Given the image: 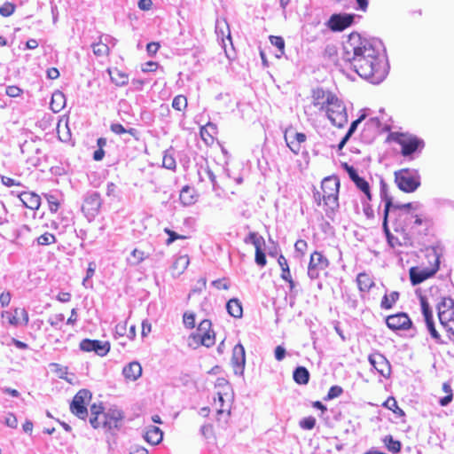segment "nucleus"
<instances>
[{
  "mask_svg": "<svg viewBox=\"0 0 454 454\" xmlns=\"http://www.w3.org/2000/svg\"><path fill=\"white\" fill-rule=\"evenodd\" d=\"M343 61L362 78L372 83L381 82L388 74L389 66L382 42L377 38H363L352 33L343 44Z\"/></svg>",
  "mask_w": 454,
  "mask_h": 454,
  "instance_id": "f257e3e1",
  "label": "nucleus"
},
{
  "mask_svg": "<svg viewBox=\"0 0 454 454\" xmlns=\"http://www.w3.org/2000/svg\"><path fill=\"white\" fill-rule=\"evenodd\" d=\"M340 180L337 176H332L323 179L321 189L323 192V201L325 206V214L332 218L339 207V190Z\"/></svg>",
  "mask_w": 454,
  "mask_h": 454,
  "instance_id": "f03ea898",
  "label": "nucleus"
},
{
  "mask_svg": "<svg viewBox=\"0 0 454 454\" xmlns=\"http://www.w3.org/2000/svg\"><path fill=\"white\" fill-rule=\"evenodd\" d=\"M395 182L404 192H413L420 186V175L414 168H402L395 172Z\"/></svg>",
  "mask_w": 454,
  "mask_h": 454,
  "instance_id": "7ed1b4c3",
  "label": "nucleus"
},
{
  "mask_svg": "<svg viewBox=\"0 0 454 454\" xmlns=\"http://www.w3.org/2000/svg\"><path fill=\"white\" fill-rule=\"evenodd\" d=\"M333 125L343 128L348 122V113L344 102L335 94L329 106L323 110Z\"/></svg>",
  "mask_w": 454,
  "mask_h": 454,
  "instance_id": "20e7f679",
  "label": "nucleus"
},
{
  "mask_svg": "<svg viewBox=\"0 0 454 454\" xmlns=\"http://www.w3.org/2000/svg\"><path fill=\"white\" fill-rule=\"evenodd\" d=\"M91 399V393L85 388L80 389L74 396L70 403V411L73 414L81 419H85L88 416L86 403Z\"/></svg>",
  "mask_w": 454,
  "mask_h": 454,
  "instance_id": "39448f33",
  "label": "nucleus"
},
{
  "mask_svg": "<svg viewBox=\"0 0 454 454\" xmlns=\"http://www.w3.org/2000/svg\"><path fill=\"white\" fill-rule=\"evenodd\" d=\"M396 142L401 145V153L404 157H411L416 153H420L425 146L422 139L409 136L406 137L403 134L396 139Z\"/></svg>",
  "mask_w": 454,
  "mask_h": 454,
  "instance_id": "423d86ee",
  "label": "nucleus"
},
{
  "mask_svg": "<svg viewBox=\"0 0 454 454\" xmlns=\"http://www.w3.org/2000/svg\"><path fill=\"white\" fill-rule=\"evenodd\" d=\"M434 265L431 269L419 270L412 267L410 269V279L412 286H417L434 276L439 270L440 259L434 251Z\"/></svg>",
  "mask_w": 454,
  "mask_h": 454,
  "instance_id": "0eeeda50",
  "label": "nucleus"
},
{
  "mask_svg": "<svg viewBox=\"0 0 454 454\" xmlns=\"http://www.w3.org/2000/svg\"><path fill=\"white\" fill-rule=\"evenodd\" d=\"M284 139L288 148L298 155L302 148V145L306 142L307 137L304 133L294 131L293 127L285 129Z\"/></svg>",
  "mask_w": 454,
  "mask_h": 454,
  "instance_id": "6e6552de",
  "label": "nucleus"
},
{
  "mask_svg": "<svg viewBox=\"0 0 454 454\" xmlns=\"http://www.w3.org/2000/svg\"><path fill=\"white\" fill-rule=\"evenodd\" d=\"M80 349L84 352H95L99 356H105L110 350V343L98 340L84 339L80 342Z\"/></svg>",
  "mask_w": 454,
  "mask_h": 454,
  "instance_id": "1a4fd4ad",
  "label": "nucleus"
},
{
  "mask_svg": "<svg viewBox=\"0 0 454 454\" xmlns=\"http://www.w3.org/2000/svg\"><path fill=\"white\" fill-rule=\"evenodd\" d=\"M335 94L329 90L317 87L312 90V104L317 107L320 111H323L329 106L331 100H333Z\"/></svg>",
  "mask_w": 454,
  "mask_h": 454,
  "instance_id": "9d476101",
  "label": "nucleus"
},
{
  "mask_svg": "<svg viewBox=\"0 0 454 454\" xmlns=\"http://www.w3.org/2000/svg\"><path fill=\"white\" fill-rule=\"evenodd\" d=\"M354 19V14H333L328 20V27L333 31H343L344 29L352 25Z\"/></svg>",
  "mask_w": 454,
  "mask_h": 454,
  "instance_id": "9b49d317",
  "label": "nucleus"
},
{
  "mask_svg": "<svg viewBox=\"0 0 454 454\" xmlns=\"http://www.w3.org/2000/svg\"><path fill=\"white\" fill-rule=\"evenodd\" d=\"M231 364L236 375H243L246 364V352L241 343L235 345L232 349Z\"/></svg>",
  "mask_w": 454,
  "mask_h": 454,
  "instance_id": "f8f14e48",
  "label": "nucleus"
},
{
  "mask_svg": "<svg viewBox=\"0 0 454 454\" xmlns=\"http://www.w3.org/2000/svg\"><path fill=\"white\" fill-rule=\"evenodd\" d=\"M103 427L108 429H119L124 418L123 412L119 409H109L103 414Z\"/></svg>",
  "mask_w": 454,
  "mask_h": 454,
  "instance_id": "ddd939ff",
  "label": "nucleus"
},
{
  "mask_svg": "<svg viewBox=\"0 0 454 454\" xmlns=\"http://www.w3.org/2000/svg\"><path fill=\"white\" fill-rule=\"evenodd\" d=\"M386 324L391 330H406L411 327V320L406 313H398L388 316L386 318Z\"/></svg>",
  "mask_w": 454,
  "mask_h": 454,
  "instance_id": "4468645a",
  "label": "nucleus"
},
{
  "mask_svg": "<svg viewBox=\"0 0 454 454\" xmlns=\"http://www.w3.org/2000/svg\"><path fill=\"white\" fill-rule=\"evenodd\" d=\"M395 215V222L394 223V230L395 232H400L403 235V239H406L408 235L406 230L412 226V220L414 215L410 212H398Z\"/></svg>",
  "mask_w": 454,
  "mask_h": 454,
  "instance_id": "2eb2a0df",
  "label": "nucleus"
},
{
  "mask_svg": "<svg viewBox=\"0 0 454 454\" xmlns=\"http://www.w3.org/2000/svg\"><path fill=\"white\" fill-rule=\"evenodd\" d=\"M369 362L380 375L387 377L390 374V364L382 354L370 355Z\"/></svg>",
  "mask_w": 454,
  "mask_h": 454,
  "instance_id": "dca6fc26",
  "label": "nucleus"
},
{
  "mask_svg": "<svg viewBox=\"0 0 454 454\" xmlns=\"http://www.w3.org/2000/svg\"><path fill=\"white\" fill-rule=\"evenodd\" d=\"M101 204L102 202L99 193L92 192L86 196L82 210L88 211L91 215H95L99 211Z\"/></svg>",
  "mask_w": 454,
  "mask_h": 454,
  "instance_id": "f3484780",
  "label": "nucleus"
},
{
  "mask_svg": "<svg viewBox=\"0 0 454 454\" xmlns=\"http://www.w3.org/2000/svg\"><path fill=\"white\" fill-rule=\"evenodd\" d=\"M18 197L23 205L32 210H37L41 205V198L38 194L33 192H22Z\"/></svg>",
  "mask_w": 454,
  "mask_h": 454,
  "instance_id": "a211bd4d",
  "label": "nucleus"
},
{
  "mask_svg": "<svg viewBox=\"0 0 454 454\" xmlns=\"http://www.w3.org/2000/svg\"><path fill=\"white\" fill-rule=\"evenodd\" d=\"M214 403L218 415L225 411L230 414L231 399L227 392H217L216 397L214 398Z\"/></svg>",
  "mask_w": 454,
  "mask_h": 454,
  "instance_id": "6ab92c4d",
  "label": "nucleus"
},
{
  "mask_svg": "<svg viewBox=\"0 0 454 454\" xmlns=\"http://www.w3.org/2000/svg\"><path fill=\"white\" fill-rule=\"evenodd\" d=\"M144 438L148 443L157 445L160 443L163 439V432L156 426H149L146 427Z\"/></svg>",
  "mask_w": 454,
  "mask_h": 454,
  "instance_id": "aec40b11",
  "label": "nucleus"
},
{
  "mask_svg": "<svg viewBox=\"0 0 454 454\" xmlns=\"http://www.w3.org/2000/svg\"><path fill=\"white\" fill-rule=\"evenodd\" d=\"M190 340H192L196 346L203 345L209 348L215 344V333L211 330V332L203 333V335L191 334Z\"/></svg>",
  "mask_w": 454,
  "mask_h": 454,
  "instance_id": "412c9836",
  "label": "nucleus"
},
{
  "mask_svg": "<svg viewBox=\"0 0 454 454\" xmlns=\"http://www.w3.org/2000/svg\"><path fill=\"white\" fill-rule=\"evenodd\" d=\"M122 374L127 380L134 381L141 376L142 367L138 362H131L124 366Z\"/></svg>",
  "mask_w": 454,
  "mask_h": 454,
  "instance_id": "4be33fe9",
  "label": "nucleus"
},
{
  "mask_svg": "<svg viewBox=\"0 0 454 454\" xmlns=\"http://www.w3.org/2000/svg\"><path fill=\"white\" fill-rule=\"evenodd\" d=\"M380 196L382 201L385 202L384 206V212L383 215L387 212V216L390 214L391 208L393 207V200L392 197L388 195V188L386 182L381 178L380 179Z\"/></svg>",
  "mask_w": 454,
  "mask_h": 454,
  "instance_id": "5701e85b",
  "label": "nucleus"
},
{
  "mask_svg": "<svg viewBox=\"0 0 454 454\" xmlns=\"http://www.w3.org/2000/svg\"><path fill=\"white\" fill-rule=\"evenodd\" d=\"M382 229L386 235L387 241L392 248L403 245L399 239L395 237L389 231L387 212L383 215Z\"/></svg>",
  "mask_w": 454,
  "mask_h": 454,
  "instance_id": "b1692460",
  "label": "nucleus"
},
{
  "mask_svg": "<svg viewBox=\"0 0 454 454\" xmlns=\"http://www.w3.org/2000/svg\"><path fill=\"white\" fill-rule=\"evenodd\" d=\"M66 105V97L63 92L57 90L51 96V109L54 113L60 112Z\"/></svg>",
  "mask_w": 454,
  "mask_h": 454,
  "instance_id": "393cba45",
  "label": "nucleus"
},
{
  "mask_svg": "<svg viewBox=\"0 0 454 454\" xmlns=\"http://www.w3.org/2000/svg\"><path fill=\"white\" fill-rule=\"evenodd\" d=\"M226 309L228 313L235 318H240L243 315L241 302L236 298H232L227 302Z\"/></svg>",
  "mask_w": 454,
  "mask_h": 454,
  "instance_id": "a878e982",
  "label": "nucleus"
},
{
  "mask_svg": "<svg viewBox=\"0 0 454 454\" xmlns=\"http://www.w3.org/2000/svg\"><path fill=\"white\" fill-rule=\"evenodd\" d=\"M294 380L299 385H306L309 380V372L304 366H298L293 372Z\"/></svg>",
  "mask_w": 454,
  "mask_h": 454,
  "instance_id": "bb28decb",
  "label": "nucleus"
},
{
  "mask_svg": "<svg viewBox=\"0 0 454 454\" xmlns=\"http://www.w3.org/2000/svg\"><path fill=\"white\" fill-rule=\"evenodd\" d=\"M309 265L312 266V267H317V268L321 269V270H325V269H326L328 267L329 261L321 253H319L317 251H315L310 255V260H309Z\"/></svg>",
  "mask_w": 454,
  "mask_h": 454,
  "instance_id": "cd10ccee",
  "label": "nucleus"
},
{
  "mask_svg": "<svg viewBox=\"0 0 454 454\" xmlns=\"http://www.w3.org/2000/svg\"><path fill=\"white\" fill-rule=\"evenodd\" d=\"M180 201L184 206L192 205L195 202L194 190L189 185H185L180 192Z\"/></svg>",
  "mask_w": 454,
  "mask_h": 454,
  "instance_id": "c85d7f7f",
  "label": "nucleus"
},
{
  "mask_svg": "<svg viewBox=\"0 0 454 454\" xmlns=\"http://www.w3.org/2000/svg\"><path fill=\"white\" fill-rule=\"evenodd\" d=\"M112 82L117 86H124L128 83V75L118 69L109 70Z\"/></svg>",
  "mask_w": 454,
  "mask_h": 454,
  "instance_id": "c756f323",
  "label": "nucleus"
},
{
  "mask_svg": "<svg viewBox=\"0 0 454 454\" xmlns=\"http://www.w3.org/2000/svg\"><path fill=\"white\" fill-rule=\"evenodd\" d=\"M356 282L362 292H368L373 286L372 280L366 273H359L356 278Z\"/></svg>",
  "mask_w": 454,
  "mask_h": 454,
  "instance_id": "7c9ffc66",
  "label": "nucleus"
},
{
  "mask_svg": "<svg viewBox=\"0 0 454 454\" xmlns=\"http://www.w3.org/2000/svg\"><path fill=\"white\" fill-rule=\"evenodd\" d=\"M190 262L189 257L187 255H181L176 259L173 263V270H176V274L181 275L188 267Z\"/></svg>",
  "mask_w": 454,
  "mask_h": 454,
  "instance_id": "2f4dec72",
  "label": "nucleus"
},
{
  "mask_svg": "<svg viewBox=\"0 0 454 454\" xmlns=\"http://www.w3.org/2000/svg\"><path fill=\"white\" fill-rule=\"evenodd\" d=\"M399 299V293L392 292L390 294H385L381 300L380 307L384 309H389Z\"/></svg>",
  "mask_w": 454,
  "mask_h": 454,
  "instance_id": "473e14b6",
  "label": "nucleus"
},
{
  "mask_svg": "<svg viewBox=\"0 0 454 454\" xmlns=\"http://www.w3.org/2000/svg\"><path fill=\"white\" fill-rule=\"evenodd\" d=\"M148 257L144 251L135 248L130 253V257L128 258V262L130 265L136 266L144 262Z\"/></svg>",
  "mask_w": 454,
  "mask_h": 454,
  "instance_id": "72a5a7b5",
  "label": "nucleus"
},
{
  "mask_svg": "<svg viewBox=\"0 0 454 454\" xmlns=\"http://www.w3.org/2000/svg\"><path fill=\"white\" fill-rule=\"evenodd\" d=\"M383 442L387 448V450L393 453H398L401 450V442L399 441L394 440L392 435H386L383 439Z\"/></svg>",
  "mask_w": 454,
  "mask_h": 454,
  "instance_id": "f704fd0d",
  "label": "nucleus"
},
{
  "mask_svg": "<svg viewBox=\"0 0 454 454\" xmlns=\"http://www.w3.org/2000/svg\"><path fill=\"white\" fill-rule=\"evenodd\" d=\"M354 184L361 192H363L364 193L365 199H367V200L371 201L372 200V193H371L369 183L363 177H360Z\"/></svg>",
  "mask_w": 454,
  "mask_h": 454,
  "instance_id": "c9c22d12",
  "label": "nucleus"
},
{
  "mask_svg": "<svg viewBox=\"0 0 454 454\" xmlns=\"http://www.w3.org/2000/svg\"><path fill=\"white\" fill-rule=\"evenodd\" d=\"M93 53L98 57H104L109 53V47L106 43L98 42L91 45Z\"/></svg>",
  "mask_w": 454,
  "mask_h": 454,
  "instance_id": "e433bc0d",
  "label": "nucleus"
},
{
  "mask_svg": "<svg viewBox=\"0 0 454 454\" xmlns=\"http://www.w3.org/2000/svg\"><path fill=\"white\" fill-rule=\"evenodd\" d=\"M383 406L392 411L398 416H404L403 411L398 407L397 403L394 397H388L383 403Z\"/></svg>",
  "mask_w": 454,
  "mask_h": 454,
  "instance_id": "4c0bfd02",
  "label": "nucleus"
},
{
  "mask_svg": "<svg viewBox=\"0 0 454 454\" xmlns=\"http://www.w3.org/2000/svg\"><path fill=\"white\" fill-rule=\"evenodd\" d=\"M422 314L424 316L425 322L433 319V313L431 308L427 302V300L424 296L419 298Z\"/></svg>",
  "mask_w": 454,
  "mask_h": 454,
  "instance_id": "58836bf2",
  "label": "nucleus"
},
{
  "mask_svg": "<svg viewBox=\"0 0 454 454\" xmlns=\"http://www.w3.org/2000/svg\"><path fill=\"white\" fill-rule=\"evenodd\" d=\"M411 209H416V207L413 203H405V204H400V203H394L393 207L391 208L390 213L393 215H397L398 212H410Z\"/></svg>",
  "mask_w": 454,
  "mask_h": 454,
  "instance_id": "ea45409f",
  "label": "nucleus"
},
{
  "mask_svg": "<svg viewBox=\"0 0 454 454\" xmlns=\"http://www.w3.org/2000/svg\"><path fill=\"white\" fill-rule=\"evenodd\" d=\"M96 270V263L94 262H90L88 265V269L86 271V277L82 280V286L86 288L92 287L91 282L90 279L93 277Z\"/></svg>",
  "mask_w": 454,
  "mask_h": 454,
  "instance_id": "a19ab883",
  "label": "nucleus"
},
{
  "mask_svg": "<svg viewBox=\"0 0 454 454\" xmlns=\"http://www.w3.org/2000/svg\"><path fill=\"white\" fill-rule=\"evenodd\" d=\"M187 106V98L184 95H177L172 101V107L177 111H183Z\"/></svg>",
  "mask_w": 454,
  "mask_h": 454,
  "instance_id": "79ce46f5",
  "label": "nucleus"
},
{
  "mask_svg": "<svg viewBox=\"0 0 454 454\" xmlns=\"http://www.w3.org/2000/svg\"><path fill=\"white\" fill-rule=\"evenodd\" d=\"M438 317L441 325L447 323H454V310H441L438 313Z\"/></svg>",
  "mask_w": 454,
  "mask_h": 454,
  "instance_id": "37998d69",
  "label": "nucleus"
},
{
  "mask_svg": "<svg viewBox=\"0 0 454 454\" xmlns=\"http://www.w3.org/2000/svg\"><path fill=\"white\" fill-rule=\"evenodd\" d=\"M278 262L282 270L281 278L283 279H289L291 277V273L289 266L287 264V261L285 258V256L281 254L278 259Z\"/></svg>",
  "mask_w": 454,
  "mask_h": 454,
  "instance_id": "c03bdc74",
  "label": "nucleus"
},
{
  "mask_svg": "<svg viewBox=\"0 0 454 454\" xmlns=\"http://www.w3.org/2000/svg\"><path fill=\"white\" fill-rule=\"evenodd\" d=\"M36 241L37 244L40 246H48L51 244H54L57 240L53 234L50 232H45L44 234L39 236Z\"/></svg>",
  "mask_w": 454,
  "mask_h": 454,
  "instance_id": "a18cd8bd",
  "label": "nucleus"
},
{
  "mask_svg": "<svg viewBox=\"0 0 454 454\" xmlns=\"http://www.w3.org/2000/svg\"><path fill=\"white\" fill-rule=\"evenodd\" d=\"M162 166L163 168L169 170H175L176 167L175 158L171 154H168L167 152L164 153L162 159Z\"/></svg>",
  "mask_w": 454,
  "mask_h": 454,
  "instance_id": "49530a36",
  "label": "nucleus"
},
{
  "mask_svg": "<svg viewBox=\"0 0 454 454\" xmlns=\"http://www.w3.org/2000/svg\"><path fill=\"white\" fill-rule=\"evenodd\" d=\"M427 325V328L431 335V337L438 343H442L441 340V336L439 333L436 331L434 320H428L425 322Z\"/></svg>",
  "mask_w": 454,
  "mask_h": 454,
  "instance_id": "de8ad7c7",
  "label": "nucleus"
},
{
  "mask_svg": "<svg viewBox=\"0 0 454 454\" xmlns=\"http://www.w3.org/2000/svg\"><path fill=\"white\" fill-rule=\"evenodd\" d=\"M211 326H212L211 321L207 320V319H204L200 323L196 332L193 333L192 334L203 335V333L211 332V330H212Z\"/></svg>",
  "mask_w": 454,
  "mask_h": 454,
  "instance_id": "09e8293b",
  "label": "nucleus"
},
{
  "mask_svg": "<svg viewBox=\"0 0 454 454\" xmlns=\"http://www.w3.org/2000/svg\"><path fill=\"white\" fill-rule=\"evenodd\" d=\"M299 424L302 429L311 430L312 428H314V427L316 425V419L312 416H309V417L303 418L300 421Z\"/></svg>",
  "mask_w": 454,
  "mask_h": 454,
  "instance_id": "8fccbe9b",
  "label": "nucleus"
},
{
  "mask_svg": "<svg viewBox=\"0 0 454 454\" xmlns=\"http://www.w3.org/2000/svg\"><path fill=\"white\" fill-rule=\"evenodd\" d=\"M343 393V389L340 386H333L330 387L327 395L325 397V400H333L336 397H339Z\"/></svg>",
  "mask_w": 454,
  "mask_h": 454,
  "instance_id": "3c124183",
  "label": "nucleus"
},
{
  "mask_svg": "<svg viewBox=\"0 0 454 454\" xmlns=\"http://www.w3.org/2000/svg\"><path fill=\"white\" fill-rule=\"evenodd\" d=\"M270 42L278 49L281 55L284 54L285 41L281 36L270 35Z\"/></svg>",
  "mask_w": 454,
  "mask_h": 454,
  "instance_id": "603ef678",
  "label": "nucleus"
},
{
  "mask_svg": "<svg viewBox=\"0 0 454 454\" xmlns=\"http://www.w3.org/2000/svg\"><path fill=\"white\" fill-rule=\"evenodd\" d=\"M15 11V5L12 3L6 2L0 7V15L3 17L11 16Z\"/></svg>",
  "mask_w": 454,
  "mask_h": 454,
  "instance_id": "864d4df0",
  "label": "nucleus"
},
{
  "mask_svg": "<svg viewBox=\"0 0 454 454\" xmlns=\"http://www.w3.org/2000/svg\"><path fill=\"white\" fill-rule=\"evenodd\" d=\"M164 231H165V233H167L168 235V239L166 240V244L168 246L171 245L176 239H185L184 236L179 235V234H177L176 232L171 231L168 228H165Z\"/></svg>",
  "mask_w": 454,
  "mask_h": 454,
  "instance_id": "5fc2aeb1",
  "label": "nucleus"
},
{
  "mask_svg": "<svg viewBox=\"0 0 454 454\" xmlns=\"http://www.w3.org/2000/svg\"><path fill=\"white\" fill-rule=\"evenodd\" d=\"M45 198L49 204V208L51 212L55 213L59 209V203L58 199L52 194H46Z\"/></svg>",
  "mask_w": 454,
  "mask_h": 454,
  "instance_id": "6e6d98bb",
  "label": "nucleus"
},
{
  "mask_svg": "<svg viewBox=\"0 0 454 454\" xmlns=\"http://www.w3.org/2000/svg\"><path fill=\"white\" fill-rule=\"evenodd\" d=\"M343 168L348 173L349 178L355 183L357 181L361 176H359L356 169L353 166H349L348 163H344Z\"/></svg>",
  "mask_w": 454,
  "mask_h": 454,
  "instance_id": "4d7b16f0",
  "label": "nucleus"
},
{
  "mask_svg": "<svg viewBox=\"0 0 454 454\" xmlns=\"http://www.w3.org/2000/svg\"><path fill=\"white\" fill-rule=\"evenodd\" d=\"M454 301L450 298H443L442 301L438 304V313L441 310H450V309L453 307Z\"/></svg>",
  "mask_w": 454,
  "mask_h": 454,
  "instance_id": "13d9d810",
  "label": "nucleus"
},
{
  "mask_svg": "<svg viewBox=\"0 0 454 454\" xmlns=\"http://www.w3.org/2000/svg\"><path fill=\"white\" fill-rule=\"evenodd\" d=\"M184 324L188 328H193L195 326V315L193 313H184Z\"/></svg>",
  "mask_w": 454,
  "mask_h": 454,
  "instance_id": "bf43d9fd",
  "label": "nucleus"
},
{
  "mask_svg": "<svg viewBox=\"0 0 454 454\" xmlns=\"http://www.w3.org/2000/svg\"><path fill=\"white\" fill-rule=\"evenodd\" d=\"M365 118V115L364 114H362L358 119H356V121H352V123L350 124V127L349 129H348L346 135H348V137H350L355 133V131L356 130L358 125L361 123V121Z\"/></svg>",
  "mask_w": 454,
  "mask_h": 454,
  "instance_id": "052dcab7",
  "label": "nucleus"
},
{
  "mask_svg": "<svg viewBox=\"0 0 454 454\" xmlns=\"http://www.w3.org/2000/svg\"><path fill=\"white\" fill-rule=\"evenodd\" d=\"M4 423L8 427L11 428H16L18 427V419L16 416L11 412L7 414Z\"/></svg>",
  "mask_w": 454,
  "mask_h": 454,
  "instance_id": "680f3d73",
  "label": "nucleus"
},
{
  "mask_svg": "<svg viewBox=\"0 0 454 454\" xmlns=\"http://www.w3.org/2000/svg\"><path fill=\"white\" fill-rule=\"evenodd\" d=\"M65 319V317L63 314L59 313V314H56L54 316H51L49 317L48 319V322L49 324L53 326V327H58V325L63 322V320Z\"/></svg>",
  "mask_w": 454,
  "mask_h": 454,
  "instance_id": "e2e57ef3",
  "label": "nucleus"
},
{
  "mask_svg": "<svg viewBox=\"0 0 454 454\" xmlns=\"http://www.w3.org/2000/svg\"><path fill=\"white\" fill-rule=\"evenodd\" d=\"M14 313L18 316V317L22 318L21 324L27 325L29 321L28 313L25 309H15Z\"/></svg>",
  "mask_w": 454,
  "mask_h": 454,
  "instance_id": "0e129e2a",
  "label": "nucleus"
},
{
  "mask_svg": "<svg viewBox=\"0 0 454 454\" xmlns=\"http://www.w3.org/2000/svg\"><path fill=\"white\" fill-rule=\"evenodd\" d=\"M362 204H363V210H364V213L366 215V217L372 218L374 216V214H373V209L369 203V200H367V199L363 200Z\"/></svg>",
  "mask_w": 454,
  "mask_h": 454,
  "instance_id": "69168bd1",
  "label": "nucleus"
},
{
  "mask_svg": "<svg viewBox=\"0 0 454 454\" xmlns=\"http://www.w3.org/2000/svg\"><path fill=\"white\" fill-rule=\"evenodd\" d=\"M203 170H204V173L207 175V178L210 180V182L212 184L213 190L215 191L216 186H217V181H216L215 175L208 167H206Z\"/></svg>",
  "mask_w": 454,
  "mask_h": 454,
  "instance_id": "338daca9",
  "label": "nucleus"
},
{
  "mask_svg": "<svg viewBox=\"0 0 454 454\" xmlns=\"http://www.w3.org/2000/svg\"><path fill=\"white\" fill-rule=\"evenodd\" d=\"M255 262L261 266V267H264L266 265V256H265V254L262 250H258V251H255Z\"/></svg>",
  "mask_w": 454,
  "mask_h": 454,
  "instance_id": "774afa93",
  "label": "nucleus"
}]
</instances>
